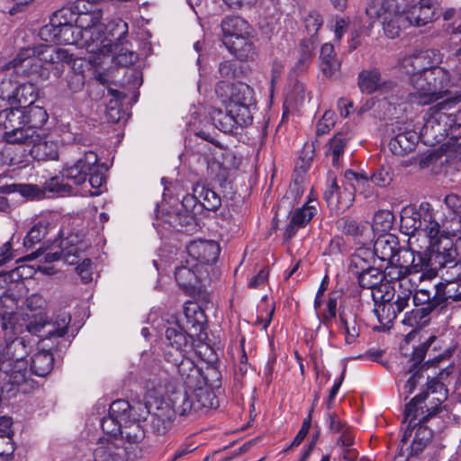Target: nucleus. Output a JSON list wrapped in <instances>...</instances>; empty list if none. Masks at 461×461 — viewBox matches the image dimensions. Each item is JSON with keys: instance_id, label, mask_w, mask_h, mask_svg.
<instances>
[{"instance_id": "nucleus-60", "label": "nucleus", "mask_w": 461, "mask_h": 461, "mask_svg": "<svg viewBox=\"0 0 461 461\" xmlns=\"http://www.w3.org/2000/svg\"><path fill=\"white\" fill-rule=\"evenodd\" d=\"M354 202V193L347 188L339 189L338 192L335 203L331 211H334L337 214L344 212L348 209Z\"/></svg>"}, {"instance_id": "nucleus-54", "label": "nucleus", "mask_w": 461, "mask_h": 461, "mask_svg": "<svg viewBox=\"0 0 461 461\" xmlns=\"http://www.w3.org/2000/svg\"><path fill=\"white\" fill-rule=\"evenodd\" d=\"M375 308L374 309V312L378 321L384 326L391 324L398 316L395 310L392 307V304L388 302L377 300L376 303H375Z\"/></svg>"}, {"instance_id": "nucleus-42", "label": "nucleus", "mask_w": 461, "mask_h": 461, "mask_svg": "<svg viewBox=\"0 0 461 461\" xmlns=\"http://www.w3.org/2000/svg\"><path fill=\"white\" fill-rule=\"evenodd\" d=\"M24 124L32 130L41 129L49 119V114L44 107L31 104L22 109Z\"/></svg>"}, {"instance_id": "nucleus-13", "label": "nucleus", "mask_w": 461, "mask_h": 461, "mask_svg": "<svg viewBox=\"0 0 461 461\" xmlns=\"http://www.w3.org/2000/svg\"><path fill=\"white\" fill-rule=\"evenodd\" d=\"M11 81H2L0 84V97L7 99L12 104H18L17 108H24L27 105L33 104L38 96V89L34 84L23 83L16 86L13 91L8 92L7 88Z\"/></svg>"}, {"instance_id": "nucleus-47", "label": "nucleus", "mask_w": 461, "mask_h": 461, "mask_svg": "<svg viewBox=\"0 0 461 461\" xmlns=\"http://www.w3.org/2000/svg\"><path fill=\"white\" fill-rule=\"evenodd\" d=\"M419 209L405 208L401 213L400 228L405 235H413L417 231H420L419 226Z\"/></svg>"}, {"instance_id": "nucleus-15", "label": "nucleus", "mask_w": 461, "mask_h": 461, "mask_svg": "<svg viewBox=\"0 0 461 461\" xmlns=\"http://www.w3.org/2000/svg\"><path fill=\"white\" fill-rule=\"evenodd\" d=\"M419 226L429 239L433 240L444 233H449V230L445 229L442 221L438 218V212H435L432 205L428 202H422L419 207Z\"/></svg>"}, {"instance_id": "nucleus-23", "label": "nucleus", "mask_w": 461, "mask_h": 461, "mask_svg": "<svg viewBox=\"0 0 461 461\" xmlns=\"http://www.w3.org/2000/svg\"><path fill=\"white\" fill-rule=\"evenodd\" d=\"M23 153L38 161L56 160L59 158L58 143L38 133L37 140H34L30 149H23Z\"/></svg>"}, {"instance_id": "nucleus-30", "label": "nucleus", "mask_w": 461, "mask_h": 461, "mask_svg": "<svg viewBox=\"0 0 461 461\" xmlns=\"http://www.w3.org/2000/svg\"><path fill=\"white\" fill-rule=\"evenodd\" d=\"M411 26L408 15L405 13H384L383 17V29L388 38L394 39L400 36L402 31Z\"/></svg>"}, {"instance_id": "nucleus-8", "label": "nucleus", "mask_w": 461, "mask_h": 461, "mask_svg": "<svg viewBox=\"0 0 461 461\" xmlns=\"http://www.w3.org/2000/svg\"><path fill=\"white\" fill-rule=\"evenodd\" d=\"M86 66L93 69V77L98 85H89L88 95L91 99L98 101L104 95V88L114 83L116 73L120 69L118 59H111V65L107 68L103 66L101 59H85Z\"/></svg>"}, {"instance_id": "nucleus-27", "label": "nucleus", "mask_w": 461, "mask_h": 461, "mask_svg": "<svg viewBox=\"0 0 461 461\" xmlns=\"http://www.w3.org/2000/svg\"><path fill=\"white\" fill-rule=\"evenodd\" d=\"M414 294L410 287L393 288V291L385 289L382 294L379 295L378 300L388 302L397 314L403 312L410 303L411 297L413 298Z\"/></svg>"}, {"instance_id": "nucleus-35", "label": "nucleus", "mask_w": 461, "mask_h": 461, "mask_svg": "<svg viewBox=\"0 0 461 461\" xmlns=\"http://www.w3.org/2000/svg\"><path fill=\"white\" fill-rule=\"evenodd\" d=\"M357 86L362 93L373 94L383 86L380 70L376 68L362 69L357 77Z\"/></svg>"}, {"instance_id": "nucleus-6", "label": "nucleus", "mask_w": 461, "mask_h": 461, "mask_svg": "<svg viewBox=\"0 0 461 461\" xmlns=\"http://www.w3.org/2000/svg\"><path fill=\"white\" fill-rule=\"evenodd\" d=\"M186 320L185 329L178 323L167 328L165 336L172 349L184 353L188 345L195 339H202V334L206 329L207 317L204 311L196 303L188 302L184 306Z\"/></svg>"}, {"instance_id": "nucleus-16", "label": "nucleus", "mask_w": 461, "mask_h": 461, "mask_svg": "<svg viewBox=\"0 0 461 461\" xmlns=\"http://www.w3.org/2000/svg\"><path fill=\"white\" fill-rule=\"evenodd\" d=\"M186 252L191 258L190 262L203 265L212 264L216 262L220 247L215 241L212 240H192L186 245Z\"/></svg>"}, {"instance_id": "nucleus-34", "label": "nucleus", "mask_w": 461, "mask_h": 461, "mask_svg": "<svg viewBox=\"0 0 461 461\" xmlns=\"http://www.w3.org/2000/svg\"><path fill=\"white\" fill-rule=\"evenodd\" d=\"M173 411L168 405L160 406L150 415L149 426L157 435H165L173 425Z\"/></svg>"}, {"instance_id": "nucleus-48", "label": "nucleus", "mask_w": 461, "mask_h": 461, "mask_svg": "<svg viewBox=\"0 0 461 461\" xmlns=\"http://www.w3.org/2000/svg\"><path fill=\"white\" fill-rule=\"evenodd\" d=\"M415 435L411 443V452L413 455L420 454L433 437V431L425 423L416 426Z\"/></svg>"}, {"instance_id": "nucleus-28", "label": "nucleus", "mask_w": 461, "mask_h": 461, "mask_svg": "<svg viewBox=\"0 0 461 461\" xmlns=\"http://www.w3.org/2000/svg\"><path fill=\"white\" fill-rule=\"evenodd\" d=\"M429 396L428 392H421L414 396L404 409V421H409V426L416 428L417 425L426 423L420 421V417L426 414L425 404L422 405Z\"/></svg>"}, {"instance_id": "nucleus-36", "label": "nucleus", "mask_w": 461, "mask_h": 461, "mask_svg": "<svg viewBox=\"0 0 461 461\" xmlns=\"http://www.w3.org/2000/svg\"><path fill=\"white\" fill-rule=\"evenodd\" d=\"M197 264L185 261V265H181L176 267L175 278L178 285L185 289H194L199 283L198 276L196 274Z\"/></svg>"}, {"instance_id": "nucleus-40", "label": "nucleus", "mask_w": 461, "mask_h": 461, "mask_svg": "<svg viewBox=\"0 0 461 461\" xmlns=\"http://www.w3.org/2000/svg\"><path fill=\"white\" fill-rule=\"evenodd\" d=\"M17 309L16 299L13 295L3 294L0 296V316L2 319L1 328L4 324L10 322V326L23 324L15 310Z\"/></svg>"}, {"instance_id": "nucleus-57", "label": "nucleus", "mask_w": 461, "mask_h": 461, "mask_svg": "<svg viewBox=\"0 0 461 461\" xmlns=\"http://www.w3.org/2000/svg\"><path fill=\"white\" fill-rule=\"evenodd\" d=\"M101 165L99 161L95 164V169L91 170L89 174H87L88 184L90 187L94 190H87L92 196L98 195L102 193V187L105 182L104 176L103 172L100 170Z\"/></svg>"}, {"instance_id": "nucleus-2", "label": "nucleus", "mask_w": 461, "mask_h": 461, "mask_svg": "<svg viewBox=\"0 0 461 461\" xmlns=\"http://www.w3.org/2000/svg\"><path fill=\"white\" fill-rule=\"evenodd\" d=\"M69 9L62 7L57 10L48 24L41 28L39 37L44 41L26 46L20 50L17 58H72L68 50L56 45L80 44L83 42L81 31L77 28Z\"/></svg>"}, {"instance_id": "nucleus-26", "label": "nucleus", "mask_w": 461, "mask_h": 461, "mask_svg": "<svg viewBox=\"0 0 461 461\" xmlns=\"http://www.w3.org/2000/svg\"><path fill=\"white\" fill-rule=\"evenodd\" d=\"M168 400L170 403L169 408L173 411V416L178 414L179 416L185 417L194 414L191 391L185 389L175 390Z\"/></svg>"}, {"instance_id": "nucleus-62", "label": "nucleus", "mask_w": 461, "mask_h": 461, "mask_svg": "<svg viewBox=\"0 0 461 461\" xmlns=\"http://www.w3.org/2000/svg\"><path fill=\"white\" fill-rule=\"evenodd\" d=\"M143 386L150 393V396H162L164 393L165 384L163 379L157 375H149L145 378Z\"/></svg>"}, {"instance_id": "nucleus-38", "label": "nucleus", "mask_w": 461, "mask_h": 461, "mask_svg": "<svg viewBox=\"0 0 461 461\" xmlns=\"http://www.w3.org/2000/svg\"><path fill=\"white\" fill-rule=\"evenodd\" d=\"M405 15H408L411 25L417 27L432 22L435 17L434 9L428 0H421L411 11L405 13Z\"/></svg>"}, {"instance_id": "nucleus-29", "label": "nucleus", "mask_w": 461, "mask_h": 461, "mask_svg": "<svg viewBox=\"0 0 461 461\" xmlns=\"http://www.w3.org/2000/svg\"><path fill=\"white\" fill-rule=\"evenodd\" d=\"M174 366L187 387L194 385V380L200 375V371L193 360L185 357L184 353L178 351L174 357Z\"/></svg>"}, {"instance_id": "nucleus-52", "label": "nucleus", "mask_w": 461, "mask_h": 461, "mask_svg": "<svg viewBox=\"0 0 461 461\" xmlns=\"http://www.w3.org/2000/svg\"><path fill=\"white\" fill-rule=\"evenodd\" d=\"M406 265L402 264H393L388 263V267L383 271V275H384V279H388L389 281L397 280L399 282L398 288L404 287L406 278L411 276L409 272H405Z\"/></svg>"}, {"instance_id": "nucleus-53", "label": "nucleus", "mask_w": 461, "mask_h": 461, "mask_svg": "<svg viewBox=\"0 0 461 461\" xmlns=\"http://www.w3.org/2000/svg\"><path fill=\"white\" fill-rule=\"evenodd\" d=\"M317 213L315 205L305 203L301 208L294 210L291 214V219L294 224L303 228L305 227L313 216Z\"/></svg>"}, {"instance_id": "nucleus-51", "label": "nucleus", "mask_w": 461, "mask_h": 461, "mask_svg": "<svg viewBox=\"0 0 461 461\" xmlns=\"http://www.w3.org/2000/svg\"><path fill=\"white\" fill-rule=\"evenodd\" d=\"M23 323V331L26 330L31 334L41 336L42 347H49V341H44V339L46 337V330L50 329V321L43 315L36 316L29 323Z\"/></svg>"}, {"instance_id": "nucleus-24", "label": "nucleus", "mask_w": 461, "mask_h": 461, "mask_svg": "<svg viewBox=\"0 0 461 461\" xmlns=\"http://www.w3.org/2000/svg\"><path fill=\"white\" fill-rule=\"evenodd\" d=\"M339 329L345 335L347 344H352L360 334L361 323L357 312L342 309L339 312Z\"/></svg>"}, {"instance_id": "nucleus-64", "label": "nucleus", "mask_w": 461, "mask_h": 461, "mask_svg": "<svg viewBox=\"0 0 461 461\" xmlns=\"http://www.w3.org/2000/svg\"><path fill=\"white\" fill-rule=\"evenodd\" d=\"M340 60L339 59H321L319 68L323 75L330 78H338L340 75Z\"/></svg>"}, {"instance_id": "nucleus-20", "label": "nucleus", "mask_w": 461, "mask_h": 461, "mask_svg": "<svg viewBox=\"0 0 461 461\" xmlns=\"http://www.w3.org/2000/svg\"><path fill=\"white\" fill-rule=\"evenodd\" d=\"M402 250L398 238L392 233L380 235L375 241L372 249L377 258L387 263H392L394 258Z\"/></svg>"}, {"instance_id": "nucleus-1", "label": "nucleus", "mask_w": 461, "mask_h": 461, "mask_svg": "<svg viewBox=\"0 0 461 461\" xmlns=\"http://www.w3.org/2000/svg\"><path fill=\"white\" fill-rule=\"evenodd\" d=\"M66 8L70 10L73 17L71 20L81 31L83 39L81 46L86 47L89 53L112 56V58L133 54L131 44L126 39L127 23L121 19L113 22L112 24L115 26L118 32L115 41H113L106 37L101 38L103 12L97 5L88 0H77Z\"/></svg>"}, {"instance_id": "nucleus-41", "label": "nucleus", "mask_w": 461, "mask_h": 461, "mask_svg": "<svg viewBox=\"0 0 461 461\" xmlns=\"http://www.w3.org/2000/svg\"><path fill=\"white\" fill-rule=\"evenodd\" d=\"M222 42L228 49L230 54L236 58H249L254 55V46L249 36L236 38H222Z\"/></svg>"}, {"instance_id": "nucleus-44", "label": "nucleus", "mask_w": 461, "mask_h": 461, "mask_svg": "<svg viewBox=\"0 0 461 461\" xmlns=\"http://www.w3.org/2000/svg\"><path fill=\"white\" fill-rule=\"evenodd\" d=\"M70 322V315L63 312L58 315L55 321H50V329L46 330L44 341H50L52 344L59 342L68 332V324Z\"/></svg>"}, {"instance_id": "nucleus-32", "label": "nucleus", "mask_w": 461, "mask_h": 461, "mask_svg": "<svg viewBox=\"0 0 461 461\" xmlns=\"http://www.w3.org/2000/svg\"><path fill=\"white\" fill-rule=\"evenodd\" d=\"M52 221L47 217H40L32 221L28 230L23 244L26 248H32L42 241L52 230Z\"/></svg>"}, {"instance_id": "nucleus-10", "label": "nucleus", "mask_w": 461, "mask_h": 461, "mask_svg": "<svg viewBox=\"0 0 461 461\" xmlns=\"http://www.w3.org/2000/svg\"><path fill=\"white\" fill-rule=\"evenodd\" d=\"M404 252L411 258L410 264L406 265L405 272L410 275L420 274V281L431 280L438 275L429 246L423 250L404 249Z\"/></svg>"}, {"instance_id": "nucleus-3", "label": "nucleus", "mask_w": 461, "mask_h": 461, "mask_svg": "<svg viewBox=\"0 0 461 461\" xmlns=\"http://www.w3.org/2000/svg\"><path fill=\"white\" fill-rule=\"evenodd\" d=\"M406 73L411 76L414 88L411 95L420 104L425 105L445 98L447 102L461 101V77L456 75L455 82L450 79L449 73L438 66L416 68L413 59H403Z\"/></svg>"}, {"instance_id": "nucleus-31", "label": "nucleus", "mask_w": 461, "mask_h": 461, "mask_svg": "<svg viewBox=\"0 0 461 461\" xmlns=\"http://www.w3.org/2000/svg\"><path fill=\"white\" fill-rule=\"evenodd\" d=\"M419 137L413 131L398 133L389 142L391 152L397 156H404L415 149Z\"/></svg>"}, {"instance_id": "nucleus-14", "label": "nucleus", "mask_w": 461, "mask_h": 461, "mask_svg": "<svg viewBox=\"0 0 461 461\" xmlns=\"http://www.w3.org/2000/svg\"><path fill=\"white\" fill-rule=\"evenodd\" d=\"M99 160L98 156L95 152L89 150L84 153L83 158H80L72 166L65 167L61 175L63 179H67L72 182L76 185H80L86 183L87 174L93 168L95 169V164Z\"/></svg>"}, {"instance_id": "nucleus-58", "label": "nucleus", "mask_w": 461, "mask_h": 461, "mask_svg": "<svg viewBox=\"0 0 461 461\" xmlns=\"http://www.w3.org/2000/svg\"><path fill=\"white\" fill-rule=\"evenodd\" d=\"M131 405L125 400L113 402L109 408V415L121 422H128L130 418Z\"/></svg>"}, {"instance_id": "nucleus-22", "label": "nucleus", "mask_w": 461, "mask_h": 461, "mask_svg": "<svg viewBox=\"0 0 461 461\" xmlns=\"http://www.w3.org/2000/svg\"><path fill=\"white\" fill-rule=\"evenodd\" d=\"M352 137L350 131H339L326 144L325 155L331 158L334 167H342L344 153Z\"/></svg>"}, {"instance_id": "nucleus-63", "label": "nucleus", "mask_w": 461, "mask_h": 461, "mask_svg": "<svg viewBox=\"0 0 461 461\" xmlns=\"http://www.w3.org/2000/svg\"><path fill=\"white\" fill-rule=\"evenodd\" d=\"M393 222V214L387 210L378 211L374 216V226L382 231L389 230Z\"/></svg>"}, {"instance_id": "nucleus-21", "label": "nucleus", "mask_w": 461, "mask_h": 461, "mask_svg": "<svg viewBox=\"0 0 461 461\" xmlns=\"http://www.w3.org/2000/svg\"><path fill=\"white\" fill-rule=\"evenodd\" d=\"M357 279L358 285L364 289L372 290V298L375 303L378 300V294H382L385 289H388L387 285H383L384 275L380 267H372L366 271L355 275Z\"/></svg>"}, {"instance_id": "nucleus-61", "label": "nucleus", "mask_w": 461, "mask_h": 461, "mask_svg": "<svg viewBox=\"0 0 461 461\" xmlns=\"http://www.w3.org/2000/svg\"><path fill=\"white\" fill-rule=\"evenodd\" d=\"M176 208L188 213H192L194 216H196L203 210L198 194L195 192H194L193 194H185L183 197L179 206Z\"/></svg>"}, {"instance_id": "nucleus-45", "label": "nucleus", "mask_w": 461, "mask_h": 461, "mask_svg": "<svg viewBox=\"0 0 461 461\" xmlns=\"http://www.w3.org/2000/svg\"><path fill=\"white\" fill-rule=\"evenodd\" d=\"M194 192L198 194L203 209L214 212L221 205V196L205 185H197L194 188Z\"/></svg>"}, {"instance_id": "nucleus-39", "label": "nucleus", "mask_w": 461, "mask_h": 461, "mask_svg": "<svg viewBox=\"0 0 461 461\" xmlns=\"http://www.w3.org/2000/svg\"><path fill=\"white\" fill-rule=\"evenodd\" d=\"M223 38H236L240 36H249L250 26L241 17H226L221 22Z\"/></svg>"}, {"instance_id": "nucleus-37", "label": "nucleus", "mask_w": 461, "mask_h": 461, "mask_svg": "<svg viewBox=\"0 0 461 461\" xmlns=\"http://www.w3.org/2000/svg\"><path fill=\"white\" fill-rule=\"evenodd\" d=\"M375 254L369 248H358L350 258L348 269L353 276L374 267Z\"/></svg>"}, {"instance_id": "nucleus-17", "label": "nucleus", "mask_w": 461, "mask_h": 461, "mask_svg": "<svg viewBox=\"0 0 461 461\" xmlns=\"http://www.w3.org/2000/svg\"><path fill=\"white\" fill-rule=\"evenodd\" d=\"M31 59H12L6 61V59H0V70L7 72L11 80L19 82L20 79L25 78L30 75L38 73V68L45 65L54 64L53 59H38L41 62L38 64H31Z\"/></svg>"}, {"instance_id": "nucleus-19", "label": "nucleus", "mask_w": 461, "mask_h": 461, "mask_svg": "<svg viewBox=\"0 0 461 461\" xmlns=\"http://www.w3.org/2000/svg\"><path fill=\"white\" fill-rule=\"evenodd\" d=\"M61 350V343L49 345L35 353L32 357L31 371L38 376H46L49 375L54 366L53 351L58 352Z\"/></svg>"}, {"instance_id": "nucleus-55", "label": "nucleus", "mask_w": 461, "mask_h": 461, "mask_svg": "<svg viewBox=\"0 0 461 461\" xmlns=\"http://www.w3.org/2000/svg\"><path fill=\"white\" fill-rule=\"evenodd\" d=\"M443 117L447 119V129L445 130L447 136L453 140L461 139V110L455 113L441 114L439 120L443 121Z\"/></svg>"}, {"instance_id": "nucleus-25", "label": "nucleus", "mask_w": 461, "mask_h": 461, "mask_svg": "<svg viewBox=\"0 0 461 461\" xmlns=\"http://www.w3.org/2000/svg\"><path fill=\"white\" fill-rule=\"evenodd\" d=\"M166 221L171 227L182 232L193 233L199 229L196 216L178 208L172 209L167 212Z\"/></svg>"}, {"instance_id": "nucleus-49", "label": "nucleus", "mask_w": 461, "mask_h": 461, "mask_svg": "<svg viewBox=\"0 0 461 461\" xmlns=\"http://www.w3.org/2000/svg\"><path fill=\"white\" fill-rule=\"evenodd\" d=\"M193 397V410L194 413L203 409L212 408L213 405L214 394L207 388L198 387L191 391Z\"/></svg>"}, {"instance_id": "nucleus-4", "label": "nucleus", "mask_w": 461, "mask_h": 461, "mask_svg": "<svg viewBox=\"0 0 461 461\" xmlns=\"http://www.w3.org/2000/svg\"><path fill=\"white\" fill-rule=\"evenodd\" d=\"M461 302V279L445 282L440 280L431 289L420 288L414 292L415 308L404 314L402 322L418 327L428 321L429 315L446 309L450 303Z\"/></svg>"}, {"instance_id": "nucleus-5", "label": "nucleus", "mask_w": 461, "mask_h": 461, "mask_svg": "<svg viewBox=\"0 0 461 461\" xmlns=\"http://www.w3.org/2000/svg\"><path fill=\"white\" fill-rule=\"evenodd\" d=\"M10 322L1 328L5 341L4 352L0 351V372L4 380L12 385H21L29 378L26 357L32 345L23 333V324L10 326Z\"/></svg>"}, {"instance_id": "nucleus-7", "label": "nucleus", "mask_w": 461, "mask_h": 461, "mask_svg": "<svg viewBox=\"0 0 461 461\" xmlns=\"http://www.w3.org/2000/svg\"><path fill=\"white\" fill-rule=\"evenodd\" d=\"M215 92L218 96L222 98V102L230 108V113H237L241 119L253 122L250 111V107L254 104L253 89L249 86L244 83L231 84L227 81H220L215 86Z\"/></svg>"}, {"instance_id": "nucleus-50", "label": "nucleus", "mask_w": 461, "mask_h": 461, "mask_svg": "<svg viewBox=\"0 0 461 461\" xmlns=\"http://www.w3.org/2000/svg\"><path fill=\"white\" fill-rule=\"evenodd\" d=\"M394 173L388 163L380 164L368 177L369 181L380 187L388 186L393 180Z\"/></svg>"}, {"instance_id": "nucleus-9", "label": "nucleus", "mask_w": 461, "mask_h": 461, "mask_svg": "<svg viewBox=\"0 0 461 461\" xmlns=\"http://www.w3.org/2000/svg\"><path fill=\"white\" fill-rule=\"evenodd\" d=\"M455 235L453 231L449 230V233L441 234L438 238L429 240V247L438 272L445 265L452 264V261L460 256L451 238Z\"/></svg>"}, {"instance_id": "nucleus-56", "label": "nucleus", "mask_w": 461, "mask_h": 461, "mask_svg": "<svg viewBox=\"0 0 461 461\" xmlns=\"http://www.w3.org/2000/svg\"><path fill=\"white\" fill-rule=\"evenodd\" d=\"M338 228L345 234L358 237L364 234L367 230L366 224L358 223L356 220L349 217H342L338 222Z\"/></svg>"}, {"instance_id": "nucleus-11", "label": "nucleus", "mask_w": 461, "mask_h": 461, "mask_svg": "<svg viewBox=\"0 0 461 461\" xmlns=\"http://www.w3.org/2000/svg\"><path fill=\"white\" fill-rule=\"evenodd\" d=\"M435 339V336H430L426 342L421 343L419 347L413 349L411 357L409 360L411 365L408 369V373L411 374V375L404 385L407 395L411 394L420 381L424 378L423 370L428 368L429 362L423 363V360L429 347Z\"/></svg>"}, {"instance_id": "nucleus-46", "label": "nucleus", "mask_w": 461, "mask_h": 461, "mask_svg": "<svg viewBox=\"0 0 461 461\" xmlns=\"http://www.w3.org/2000/svg\"><path fill=\"white\" fill-rule=\"evenodd\" d=\"M58 242V247L63 252L64 260L69 264H75V258L78 257V249L77 248V245L79 242L78 236L75 234H69L65 239H63L59 234V240H55L53 241L54 244Z\"/></svg>"}, {"instance_id": "nucleus-12", "label": "nucleus", "mask_w": 461, "mask_h": 461, "mask_svg": "<svg viewBox=\"0 0 461 461\" xmlns=\"http://www.w3.org/2000/svg\"><path fill=\"white\" fill-rule=\"evenodd\" d=\"M120 435L126 440L129 446L123 448L129 459L140 458L145 450L142 441L145 438V431L139 421L122 422Z\"/></svg>"}, {"instance_id": "nucleus-59", "label": "nucleus", "mask_w": 461, "mask_h": 461, "mask_svg": "<svg viewBox=\"0 0 461 461\" xmlns=\"http://www.w3.org/2000/svg\"><path fill=\"white\" fill-rule=\"evenodd\" d=\"M438 275L445 282L461 279V255L438 269Z\"/></svg>"}, {"instance_id": "nucleus-18", "label": "nucleus", "mask_w": 461, "mask_h": 461, "mask_svg": "<svg viewBox=\"0 0 461 461\" xmlns=\"http://www.w3.org/2000/svg\"><path fill=\"white\" fill-rule=\"evenodd\" d=\"M212 121L215 128L224 133H232L238 127H244L252 123L250 120L241 119L237 113H230L225 105V111L215 109L212 113Z\"/></svg>"}, {"instance_id": "nucleus-33", "label": "nucleus", "mask_w": 461, "mask_h": 461, "mask_svg": "<svg viewBox=\"0 0 461 461\" xmlns=\"http://www.w3.org/2000/svg\"><path fill=\"white\" fill-rule=\"evenodd\" d=\"M3 138L8 144L20 145L23 149H30L34 140H37L38 132L32 130V128L23 125L19 130L4 132ZM26 154L23 153V150L22 151V157H24Z\"/></svg>"}, {"instance_id": "nucleus-43", "label": "nucleus", "mask_w": 461, "mask_h": 461, "mask_svg": "<svg viewBox=\"0 0 461 461\" xmlns=\"http://www.w3.org/2000/svg\"><path fill=\"white\" fill-rule=\"evenodd\" d=\"M23 125L25 124L21 108L13 107L0 112V128L4 132L19 130Z\"/></svg>"}]
</instances>
